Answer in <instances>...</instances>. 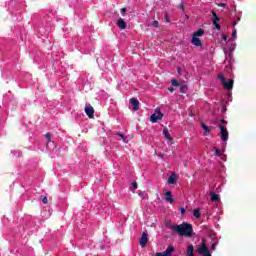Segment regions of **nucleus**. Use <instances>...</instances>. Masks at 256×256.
<instances>
[{"label": "nucleus", "mask_w": 256, "mask_h": 256, "mask_svg": "<svg viewBox=\"0 0 256 256\" xmlns=\"http://www.w3.org/2000/svg\"><path fill=\"white\" fill-rule=\"evenodd\" d=\"M169 229L178 233L180 237H193V225L190 223L183 222L180 225H172Z\"/></svg>", "instance_id": "f257e3e1"}, {"label": "nucleus", "mask_w": 256, "mask_h": 256, "mask_svg": "<svg viewBox=\"0 0 256 256\" xmlns=\"http://www.w3.org/2000/svg\"><path fill=\"white\" fill-rule=\"evenodd\" d=\"M171 84H172L173 87H179V81H177L175 79L171 80Z\"/></svg>", "instance_id": "4be33fe9"}, {"label": "nucleus", "mask_w": 256, "mask_h": 256, "mask_svg": "<svg viewBox=\"0 0 256 256\" xmlns=\"http://www.w3.org/2000/svg\"><path fill=\"white\" fill-rule=\"evenodd\" d=\"M213 25L216 27L218 31H221V25L217 22H213Z\"/></svg>", "instance_id": "b1692460"}, {"label": "nucleus", "mask_w": 256, "mask_h": 256, "mask_svg": "<svg viewBox=\"0 0 256 256\" xmlns=\"http://www.w3.org/2000/svg\"><path fill=\"white\" fill-rule=\"evenodd\" d=\"M168 91H170V93H173V91H175V88L169 87V88H168Z\"/></svg>", "instance_id": "2f4dec72"}, {"label": "nucleus", "mask_w": 256, "mask_h": 256, "mask_svg": "<svg viewBox=\"0 0 256 256\" xmlns=\"http://www.w3.org/2000/svg\"><path fill=\"white\" fill-rule=\"evenodd\" d=\"M164 195H165V201H167L168 203L175 202V199H173V197H171V195H172L171 191L165 192Z\"/></svg>", "instance_id": "9d476101"}, {"label": "nucleus", "mask_w": 256, "mask_h": 256, "mask_svg": "<svg viewBox=\"0 0 256 256\" xmlns=\"http://www.w3.org/2000/svg\"><path fill=\"white\" fill-rule=\"evenodd\" d=\"M42 203H44V205H47L49 203V200L47 199V196H44L42 198Z\"/></svg>", "instance_id": "bb28decb"}, {"label": "nucleus", "mask_w": 256, "mask_h": 256, "mask_svg": "<svg viewBox=\"0 0 256 256\" xmlns=\"http://www.w3.org/2000/svg\"><path fill=\"white\" fill-rule=\"evenodd\" d=\"M193 251H195V247L193 245L188 246L187 256H195V255H193Z\"/></svg>", "instance_id": "f3484780"}, {"label": "nucleus", "mask_w": 256, "mask_h": 256, "mask_svg": "<svg viewBox=\"0 0 256 256\" xmlns=\"http://www.w3.org/2000/svg\"><path fill=\"white\" fill-rule=\"evenodd\" d=\"M212 15H213V18H212L213 23H217L218 21H220L219 16H217V13L213 10H212Z\"/></svg>", "instance_id": "a211bd4d"}, {"label": "nucleus", "mask_w": 256, "mask_h": 256, "mask_svg": "<svg viewBox=\"0 0 256 256\" xmlns=\"http://www.w3.org/2000/svg\"><path fill=\"white\" fill-rule=\"evenodd\" d=\"M220 123H223L224 125H227V121L225 119H222Z\"/></svg>", "instance_id": "f704fd0d"}, {"label": "nucleus", "mask_w": 256, "mask_h": 256, "mask_svg": "<svg viewBox=\"0 0 256 256\" xmlns=\"http://www.w3.org/2000/svg\"><path fill=\"white\" fill-rule=\"evenodd\" d=\"M132 187H133L134 189H137V182H133V183H132Z\"/></svg>", "instance_id": "473e14b6"}, {"label": "nucleus", "mask_w": 256, "mask_h": 256, "mask_svg": "<svg viewBox=\"0 0 256 256\" xmlns=\"http://www.w3.org/2000/svg\"><path fill=\"white\" fill-rule=\"evenodd\" d=\"M202 129H204V134L205 135H209V133H211V130L209 129V126L205 125V123L201 122L200 123Z\"/></svg>", "instance_id": "4468645a"}, {"label": "nucleus", "mask_w": 256, "mask_h": 256, "mask_svg": "<svg viewBox=\"0 0 256 256\" xmlns=\"http://www.w3.org/2000/svg\"><path fill=\"white\" fill-rule=\"evenodd\" d=\"M193 215L194 217H196V219H199V217H201V211L199 210V208L194 209Z\"/></svg>", "instance_id": "6ab92c4d"}, {"label": "nucleus", "mask_w": 256, "mask_h": 256, "mask_svg": "<svg viewBox=\"0 0 256 256\" xmlns=\"http://www.w3.org/2000/svg\"><path fill=\"white\" fill-rule=\"evenodd\" d=\"M165 17H166V21L169 22V16L165 14Z\"/></svg>", "instance_id": "4c0bfd02"}, {"label": "nucleus", "mask_w": 256, "mask_h": 256, "mask_svg": "<svg viewBox=\"0 0 256 256\" xmlns=\"http://www.w3.org/2000/svg\"><path fill=\"white\" fill-rule=\"evenodd\" d=\"M151 27H154L155 29H157L159 27V21L155 20L151 23Z\"/></svg>", "instance_id": "412c9836"}, {"label": "nucleus", "mask_w": 256, "mask_h": 256, "mask_svg": "<svg viewBox=\"0 0 256 256\" xmlns=\"http://www.w3.org/2000/svg\"><path fill=\"white\" fill-rule=\"evenodd\" d=\"M155 113L156 114H152L150 116L151 123H157L158 121H161V119H163V113L161 112V110L156 109Z\"/></svg>", "instance_id": "7ed1b4c3"}, {"label": "nucleus", "mask_w": 256, "mask_h": 256, "mask_svg": "<svg viewBox=\"0 0 256 256\" xmlns=\"http://www.w3.org/2000/svg\"><path fill=\"white\" fill-rule=\"evenodd\" d=\"M187 92V85L183 84L180 86V93H186Z\"/></svg>", "instance_id": "aec40b11"}, {"label": "nucleus", "mask_w": 256, "mask_h": 256, "mask_svg": "<svg viewBox=\"0 0 256 256\" xmlns=\"http://www.w3.org/2000/svg\"><path fill=\"white\" fill-rule=\"evenodd\" d=\"M220 135L221 139L224 143H227L229 139V131H227V127L225 125H220Z\"/></svg>", "instance_id": "20e7f679"}, {"label": "nucleus", "mask_w": 256, "mask_h": 256, "mask_svg": "<svg viewBox=\"0 0 256 256\" xmlns=\"http://www.w3.org/2000/svg\"><path fill=\"white\" fill-rule=\"evenodd\" d=\"M189 117H195V113L190 112V113H189Z\"/></svg>", "instance_id": "e433bc0d"}, {"label": "nucleus", "mask_w": 256, "mask_h": 256, "mask_svg": "<svg viewBox=\"0 0 256 256\" xmlns=\"http://www.w3.org/2000/svg\"><path fill=\"white\" fill-rule=\"evenodd\" d=\"M215 247H216V244H212V249H215Z\"/></svg>", "instance_id": "a19ab883"}, {"label": "nucleus", "mask_w": 256, "mask_h": 256, "mask_svg": "<svg viewBox=\"0 0 256 256\" xmlns=\"http://www.w3.org/2000/svg\"><path fill=\"white\" fill-rule=\"evenodd\" d=\"M147 243H149V233L142 232V236L140 238V246L141 247H146Z\"/></svg>", "instance_id": "423d86ee"}, {"label": "nucleus", "mask_w": 256, "mask_h": 256, "mask_svg": "<svg viewBox=\"0 0 256 256\" xmlns=\"http://www.w3.org/2000/svg\"><path fill=\"white\" fill-rule=\"evenodd\" d=\"M218 79H220V81L222 82V84L224 83L225 81V76L223 74H219L218 75Z\"/></svg>", "instance_id": "a878e982"}, {"label": "nucleus", "mask_w": 256, "mask_h": 256, "mask_svg": "<svg viewBox=\"0 0 256 256\" xmlns=\"http://www.w3.org/2000/svg\"><path fill=\"white\" fill-rule=\"evenodd\" d=\"M177 183V177L175 174H172L168 177V184L169 185H175Z\"/></svg>", "instance_id": "f8f14e48"}, {"label": "nucleus", "mask_w": 256, "mask_h": 256, "mask_svg": "<svg viewBox=\"0 0 256 256\" xmlns=\"http://www.w3.org/2000/svg\"><path fill=\"white\" fill-rule=\"evenodd\" d=\"M162 133H163L164 137H166V139H168V141H173V137H171V134L169 133V129L164 128Z\"/></svg>", "instance_id": "ddd939ff"}, {"label": "nucleus", "mask_w": 256, "mask_h": 256, "mask_svg": "<svg viewBox=\"0 0 256 256\" xmlns=\"http://www.w3.org/2000/svg\"><path fill=\"white\" fill-rule=\"evenodd\" d=\"M117 25H118L119 29H122V30L127 29V23L122 18L118 19Z\"/></svg>", "instance_id": "9b49d317"}, {"label": "nucleus", "mask_w": 256, "mask_h": 256, "mask_svg": "<svg viewBox=\"0 0 256 256\" xmlns=\"http://www.w3.org/2000/svg\"><path fill=\"white\" fill-rule=\"evenodd\" d=\"M180 212L182 213V215L185 214V208L184 207L180 208Z\"/></svg>", "instance_id": "72a5a7b5"}, {"label": "nucleus", "mask_w": 256, "mask_h": 256, "mask_svg": "<svg viewBox=\"0 0 256 256\" xmlns=\"http://www.w3.org/2000/svg\"><path fill=\"white\" fill-rule=\"evenodd\" d=\"M235 25H237V22L232 23V27H235Z\"/></svg>", "instance_id": "58836bf2"}, {"label": "nucleus", "mask_w": 256, "mask_h": 256, "mask_svg": "<svg viewBox=\"0 0 256 256\" xmlns=\"http://www.w3.org/2000/svg\"><path fill=\"white\" fill-rule=\"evenodd\" d=\"M210 199H211V201H213V202L219 201V194H217V193H215V192H212V193L210 194Z\"/></svg>", "instance_id": "dca6fc26"}, {"label": "nucleus", "mask_w": 256, "mask_h": 256, "mask_svg": "<svg viewBox=\"0 0 256 256\" xmlns=\"http://www.w3.org/2000/svg\"><path fill=\"white\" fill-rule=\"evenodd\" d=\"M130 104L132 105L134 111H139V100H137V98H131Z\"/></svg>", "instance_id": "1a4fd4ad"}, {"label": "nucleus", "mask_w": 256, "mask_h": 256, "mask_svg": "<svg viewBox=\"0 0 256 256\" xmlns=\"http://www.w3.org/2000/svg\"><path fill=\"white\" fill-rule=\"evenodd\" d=\"M218 7H225V3H219Z\"/></svg>", "instance_id": "c9c22d12"}, {"label": "nucleus", "mask_w": 256, "mask_h": 256, "mask_svg": "<svg viewBox=\"0 0 256 256\" xmlns=\"http://www.w3.org/2000/svg\"><path fill=\"white\" fill-rule=\"evenodd\" d=\"M179 9H182V11L185 10V6L183 5V3H181V4L179 5Z\"/></svg>", "instance_id": "7c9ffc66"}, {"label": "nucleus", "mask_w": 256, "mask_h": 256, "mask_svg": "<svg viewBox=\"0 0 256 256\" xmlns=\"http://www.w3.org/2000/svg\"><path fill=\"white\" fill-rule=\"evenodd\" d=\"M233 83H234L233 79H229L228 82L224 81L222 85L224 89H227V91H231L233 89Z\"/></svg>", "instance_id": "0eeeda50"}, {"label": "nucleus", "mask_w": 256, "mask_h": 256, "mask_svg": "<svg viewBox=\"0 0 256 256\" xmlns=\"http://www.w3.org/2000/svg\"><path fill=\"white\" fill-rule=\"evenodd\" d=\"M198 255L203 256H211V252L207 249V244L205 243V240L202 241V245L198 246L196 249Z\"/></svg>", "instance_id": "f03ea898"}, {"label": "nucleus", "mask_w": 256, "mask_h": 256, "mask_svg": "<svg viewBox=\"0 0 256 256\" xmlns=\"http://www.w3.org/2000/svg\"><path fill=\"white\" fill-rule=\"evenodd\" d=\"M84 111L89 119H95V109L93 106H91V104L86 105Z\"/></svg>", "instance_id": "39448f33"}, {"label": "nucleus", "mask_w": 256, "mask_h": 256, "mask_svg": "<svg viewBox=\"0 0 256 256\" xmlns=\"http://www.w3.org/2000/svg\"><path fill=\"white\" fill-rule=\"evenodd\" d=\"M204 34H205V30L200 28L196 32H194L193 36L194 37H203Z\"/></svg>", "instance_id": "2eb2a0df"}, {"label": "nucleus", "mask_w": 256, "mask_h": 256, "mask_svg": "<svg viewBox=\"0 0 256 256\" xmlns=\"http://www.w3.org/2000/svg\"><path fill=\"white\" fill-rule=\"evenodd\" d=\"M177 72H178V73H181V68H178V69H177Z\"/></svg>", "instance_id": "ea45409f"}, {"label": "nucleus", "mask_w": 256, "mask_h": 256, "mask_svg": "<svg viewBox=\"0 0 256 256\" xmlns=\"http://www.w3.org/2000/svg\"><path fill=\"white\" fill-rule=\"evenodd\" d=\"M214 151H215L217 157H221V150H219L217 147H214Z\"/></svg>", "instance_id": "5701e85b"}, {"label": "nucleus", "mask_w": 256, "mask_h": 256, "mask_svg": "<svg viewBox=\"0 0 256 256\" xmlns=\"http://www.w3.org/2000/svg\"><path fill=\"white\" fill-rule=\"evenodd\" d=\"M125 13H127V8H122L121 15L125 17Z\"/></svg>", "instance_id": "cd10ccee"}, {"label": "nucleus", "mask_w": 256, "mask_h": 256, "mask_svg": "<svg viewBox=\"0 0 256 256\" xmlns=\"http://www.w3.org/2000/svg\"><path fill=\"white\" fill-rule=\"evenodd\" d=\"M232 39H237V29L232 31Z\"/></svg>", "instance_id": "393cba45"}, {"label": "nucleus", "mask_w": 256, "mask_h": 256, "mask_svg": "<svg viewBox=\"0 0 256 256\" xmlns=\"http://www.w3.org/2000/svg\"><path fill=\"white\" fill-rule=\"evenodd\" d=\"M46 139H48V143L51 141V133H46Z\"/></svg>", "instance_id": "c85d7f7f"}, {"label": "nucleus", "mask_w": 256, "mask_h": 256, "mask_svg": "<svg viewBox=\"0 0 256 256\" xmlns=\"http://www.w3.org/2000/svg\"><path fill=\"white\" fill-rule=\"evenodd\" d=\"M192 45H195V47H203V43L201 42V39L197 36H193L191 40Z\"/></svg>", "instance_id": "6e6552de"}, {"label": "nucleus", "mask_w": 256, "mask_h": 256, "mask_svg": "<svg viewBox=\"0 0 256 256\" xmlns=\"http://www.w3.org/2000/svg\"><path fill=\"white\" fill-rule=\"evenodd\" d=\"M222 41H224L225 43H227V35L222 34Z\"/></svg>", "instance_id": "c756f323"}]
</instances>
